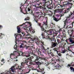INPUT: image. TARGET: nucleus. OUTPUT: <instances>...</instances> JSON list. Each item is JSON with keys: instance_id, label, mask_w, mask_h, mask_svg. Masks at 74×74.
<instances>
[{"instance_id": "obj_1", "label": "nucleus", "mask_w": 74, "mask_h": 74, "mask_svg": "<svg viewBox=\"0 0 74 74\" xmlns=\"http://www.w3.org/2000/svg\"><path fill=\"white\" fill-rule=\"evenodd\" d=\"M33 54H34V53L33 52H30L28 55H27L28 58L27 60H26V58L23 59V62L21 63V66H18V68L20 70H21L24 67L25 65H29L27 64L28 62H29V63H33L32 59L34 58V57L33 56Z\"/></svg>"}, {"instance_id": "obj_2", "label": "nucleus", "mask_w": 74, "mask_h": 74, "mask_svg": "<svg viewBox=\"0 0 74 74\" xmlns=\"http://www.w3.org/2000/svg\"><path fill=\"white\" fill-rule=\"evenodd\" d=\"M43 1H44L42 3H39L38 4V5H40V4L42 5L43 7H47L48 5H49L50 3H49V1H45L47 0H42Z\"/></svg>"}, {"instance_id": "obj_3", "label": "nucleus", "mask_w": 74, "mask_h": 74, "mask_svg": "<svg viewBox=\"0 0 74 74\" xmlns=\"http://www.w3.org/2000/svg\"><path fill=\"white\" fill-rule=\"evenodd\" d=\"M65 41L66 44H68V45L73 44H74V40H73V38L71 37L69 38L68 39H66Z\"/></svg>"}, {"instance_id": "obj_4", "label": "nucleus", "mask_w": 74, "mask_h": 74, "mask_svg": "<svg viewBox=\"0 0 74 74\" xmlns=\"http://www.w3.org/2000/svg\"><path fill=\"white\" fill-rule=\"evenodd\" d=\"M35 62L36 65H38V67H39V71L37 70L38 72H42V71H44V69L43 68H39L40 66V65H41V64H43V62H40L39 61H36Z\"/></svg>"}, {"instance_id": "obj_5", "label": "nucleus", "mask_w": 74, "mask_h": 74, "mask_svg": "<svg viewBox=\"0 0 74 74\" xmlns=\"http://www.w3.org/2000/svg\"><path fill=\"white\" fill-rule=\"evenodd\" d=\"M33 56H34V57L35 58V59L34 60V62H37L39 60V59H41L42 60H45L46 61L47 60L45 58H43L42 57H41L40 56H38L37 55L35 54H33Z\"/></svg>"}, {"instance_id": "obj_6", "label": "nucleus", "mask_w": 74, "mask_h": 74, "mask_svg": "<svg viewBox=\"0 0 74 74\" xmlns=\"http://www.w3.org/2000/svg\"><path fill=\"white\" fill-rule=\"evenodd\" d=\"M43 24L42 25V29H41L42 31H44V32H46L47 31L46 30L44 29V28L47 29L48 27V25H47V21L46 22H43Z\"/></svg>"}, {"instance_id": "obj_7", "label": "nucleus", "mask_w": 74, "mask_h": 74, "mask_svg": "<svg viewBox=\"0 0 74 74\" xmlns=\"http://www.w3.org/2000/svg\"><path fill=\"white\" fill-rule=\"evenodd\" d=\"M22 34L23 35V37H26V39H29V38H30V37H28V36H30L31 35L29 34V33L26 31V33L22 32Z\"/></svg>"}, {"instance_id": "obj_8", "label": "nucleus", "mask_w": 74, "mask_h": 74, "mask_svg": "<svg viewBox=\"0 0 74 74\" xmlns=\"http://www.w3.org/2000/svg\"><path fill=\"white\" fill-rule=\"evenodd\" d=\"M52 32L53 34V37H55V36H56L58 33V32L56 31H55L54 32L53 30H50L49 32V33L50 34H52Z\"/></svg>"}, {"instance_id": "obj_9", "label": "nucleus", "mask_w": 74, "mask_h": 74, "mask_svg": "<svg viewBox=\"0 0 74 74\" xmlns=\"http://www.w3.org/2000/svg\"><path fill=\"white\" fill-rule=\"evenodd\" d=\"M69 9H70V8H66L65 10H62V13H63V14H61L60 17H61V16H63V15H64V14L67 13L70 10Z\"/></svg>"}, {"instance_id": "obj_10", "label": "nucleus", "mask_w": 74, "mask_h": 74, "mask_svg": "<svg viewBox=\"0 0 74 74\" xmlns=\"http://www.w3.org/2000/svg\"><path fill=\"white\" fill-rule=\"evenodd\" d=\"M70 1H68L67 3H68L67 4H65V5H67V6H68L69 7V10H70V9L72 8V5H73V3H70Z\"/></svg>"}, {"instance_id": "obj_11", "label": "nucleus", "mask_w": 74, "mask_h": 74, "mask_svg": "<svg viewBox=\"0 0 74 74\" xmlns=\"http://www.w3.org/2000/svg\"><path fill=\"white\" fill-rule=\"evenodd\" d=\"M10 71H8V73L9 74H12V73H11V71H12V73H14L15 71V67L14 66H13L10 69Z\"/></svg>"}, {"instance_id": "obj_12", "label": "nucleus", "mask_w": 74, "mask_h": 74, "mask_svg": "<svg viewBox=\"0 0 74 74\" xmlns=\"http://www.w3.org/2000/svg\"><path fill=\"white\" fill-rule=\"evenodd\" d=\"M47 37L46 38H47L48 39H49V40L50 41H51V42H53V41L55 42H56V40H55V38H51L49 37V36H47Z\"/></svg>"}, {"instance_id": "obj_13", "label": "nucleus", "mask_w": 74, "mask_h": 74, "mask_svg": "<svg viewBox=\"0 0 74 74\" xmlns=\"http://www.w3.org/2000/svg\"><path fill=\"white\" fill-rule=\"evenodd\" d=\"M51 46V48H54V47H56L57 45H58V43L56 42H52Z\"/></svg>"}, {"instance_id": "obj_14", "label": "nucleus", "mask_w": 74, "mask_h": 74, "mask_svg": "<svg viewBox=\"0 0 74 74\" xmlns=\"http://www.w3.org/2000/svg\"><path fill=\"white\" fill-rule=\"evenodd\" d=\"M56 13H63V9H58L57 10H55L54 11Z\"/></svg>"}, {"instance_id": "obj_15", "label": "nucleus", "mask_w": 74, "mask_h": 74, "mask_svg": "<svg viewBox=\"0 0 74 74\" xmlns=\"http://www.w3.org/2000/svg\"><path fill=\"white\" fill-rule=\"evenodd\" d=\"M46 7L48 8V9H52L53 8V4H49V5H48Z\"/></svg>"}, {"instance_id": "obj_16", "label": "nucleus", "mask_w": 74, "mask_h": 74, "mask_svg": "<svg viewBox=\"0 0 74 74\" xmlns=\"http://www.w3.org/2000/svg\"><path fill=\"white\" fill-rule=\"evenodd\" d=\"M69 51H70L71 52H72V51H71V50L70 49V47H68V49H66V50H63L62 53H65L66 52H69Z\"/></svg>"}, {"instance_id": "obj_17", "label": "nucleus", "mask_w": 74, "mask_h": 74, "mask_svg": "<svg viewBox=\"0 0 74 74\" xmlns=\"http://www.w3.org/2000/svg\"><path fill=\"white\" fill-rule=\"evenodd\" d=\"M19 36V37H20V38L22 37V35H21V34H14V36L15 37L16 40V37L18 36Z\"/></svg>"}, {"instance_id": "obj_18", "label": "nucleus", "mask_w": 74, "mask_h": 74, "mask_svg": "<svg viewBox=\"0 0 74 74\" xmlns=\"http://www.w3.org/2000/svg\"><path fill=\"white\" fill-rule=\"evenodd\" d=\"M38 53L39 56H44V55H42V53H41V52L40 51V49H38V52L37 53Z\"/></svg>"}, {"instance_id": "obj_19", "label": "nucleus", "mask_w": 74, "mask_h": 74, "mask_svg": "<svg viewBox=\"0 0 74 74\" xmlns=\"http://www.w3.org/2000/svg\"><path fill=\"white\" fill-rule=\"evenodd\" d=\"M55 68L56 69H60L61 68V65L57 64V65L55 66Z\"/></svg>"}, {"instance_id": "obj_20", "label": "nucleus", "mask_w": 74, "mask_h": 74, "mask_svg": "<svg viewBox=\"0 0 74 74\" xmlns=\"http://www.w3.org/2000/svg\"><path fill=\"white\" fill-rule=\"evenodd\" d=\"M46 51L47 52L48 54H50L52 52V50L51 49H50L49 48H47V49L46 50Z\"/></svg>"}, {"instance_id": "obj_21", "label": "nucleus", "mask_w": 74, "mask_h": 74, "mask_svg": "<svg viewBox=\"0 0 74 74\" xmlns=\"http://www.w3.org/2000/svg\"><path fill=\"white\" fill-rule=\"evenodd\" d=\"M58 49H58V48L55 47L53 49V50L55 52H56L57 53H58L59 52Z\"/></svg>"}, {"instance_id": "obj_22", "label": "nucleus", "mask_w": 74, "mask_h": 74, "mask_svg": "<svg viewBox=\"0 0 74 74\" xmlns=\"http://www.w3.org/2000/svg\"><path fill=\"white\" fill-rule=\"evenodd\" d=\"M17 32L18 33H21V28H19V26H18L17 27Z\"/></svg>"}, {"instance_id": "obj_23", "label": "nucleus", "mask_w": 74, "mask_h": 74, "mask_svg": "<svg viewBox=\"0 0 74 74\" xmlns=\"http://www.w3.org/2000/svg\"><path fill=\"white\" fill-rule=\"evenodd\" d=\"M23 53V52L22 51L19 52H18V55H17V56H21V55L22 56Z\"/></svg>"}, {"instance_id": "obj_24", "label": "nucleus", "mask_w": 74, "mask_h": 74, "mask_svg": "<svg viewBox=\"0 0 74 74\" xmlns=\"http://www.w3.org/2000/svg\"><path fill=\"white\" fill-rule=\"evenodd\" d=\"M53 19H54V21H56V22H58V21H59V20H60V19L58 18H57L56 17H54L53 18Z\"/></svg>"}, {"instance_id": "obj_25", "label": "nucleus", "mask_w": 74, "mask_h": 74, "mask_svg": "<svg viewBox=\"0 0 74 74\" xmlns=\"http://www.w3.org/2000/svg\"><path fill=\"white\" fill-rule=\"evenodd\" d=\"M64 27H65L66 26V24H67L68 23H69V21H67V20H66L64 21Z\"/></svg>"}, {"instance_id": "obj_26", "label": "nucleus", "mask_w": 74, "mask_h": 74, "mask_svg": "<svg viewBox=\"0 0 74 74\" xmlns=\"http://www.w3.org/2000/svg\"><path fill=\"white\" fill-rule=\"evenodd\" d=\"M38 26H40L41 29H42V30H43V29H42V25H41V23H38Z\"/></svg>"}, {"instance_id": "obj_27", "label": "nucleus", "mask_w": 74, "mask_h": 74, "mask_svg": "<svg viewBox=\"0 0 74 74\" xmlns=\"http://www.w3.org/2000/svg\"><path fill=\"white\" fill-rule=\"evenodd\" d=\"M26 54H27V53H25L24 52H23V54H22V56H26L27 58V56L26 55Z\"/></svg>"}, {"instance_id": "obj_28", "label": "nucleus", "mask_w": 74, "mask_h": 74, "mask_svg": "<svg viewBox=\"0 0 74 74\" xmlns=\"http://www.w3.org/2000/svg\"><path fill=\"white\" fill-rule=\"evenodd\" d=\"M49 62H47V61L45 62L44 63V64L45 66H48V65H49Z\"/></svg>"}, {"instance_id": "obj_29", "label": "nucleus", "mask_w": 74, "mask_h": 74, "mask_svg": "<svg viewBox=\"0 0 74 74\" xmlns=\"http://www.w3.org/2000/svg\"><path fill=\"white\" fill-rule=\"evenodd\" d=\"M16 51H14V53L11 54L10 55V58L11 56H15V53H16Z\"/></svg>"}, {"instance_id": "obj_30", "label": "nucleus", "mask_w": 74, "mask_h": 74, "mask_svg": "<svg viewBox=\"0 0 74 74\" xmlns=\"http://www.w3.org/2000/svg\"><path fill=\"white\" fill-rule=\"evenodd\" d=\"M40 44L41 45H42V46L43 45H45L44 44V42H42V41H40L39 42Z\"/></svg>"}, {"instance_id": "obj_31", "label": "nucleus", "mask_w": 74, "mask_h": 74, "mask_svg": "<svg viewBox=\"0 0 74 74\" xmlns=\"http://www.w3.org/2000/svg\"><path fill=\"white\" fill-rule=\"evenodd\" d=\"M23 45H24V43H21L20 46V48H24V46H23Z\"/></svg>"}, {"instance_id": "obj_32", "label": "nucleus", "mask_w": 74, "mask_h": 74, "mask_svg": "<svg viewBox=\"0 0 74 74\" xmlns=\"http://www.w3.org/2000/svg\"><path fill=\"white\" fill-rule=\"evenodd\" d=\"M44 45H43V46H42V47H41V49H43V50H45V52H46V50H47V49H45V47H44Z\"/></svg>"}, {"instance_id": "obj_33", "label": "nucleus", "mask_w": 74, "mask_h": 74, "mask_svg": "<svg viewBox=\"0 0 74 74\" xmlns=\"http://www.w3.org/2000/svg\"><path fill=\"white\" fill-rule=\"evenodd\" d=\"M5 36V35H4V34H0V38L1 39V38H3V36Z\"/></svg>"}, {"instance_id": "obj_34", "label": "nucleus", "mask_w": 74, "mask_h": 74, "mask_svg": "<svg viewBox=\"0 0 74 74\" xmlns=\"http://www.w3.org/2000/svg\"><path fill=\"white\" fill-rule=\"evenodd\" d=\"M70 14H69V16L68 17H66V21H70V18H71V17H70Z\"/></svg>"}, {"instance_id": "obj_35", "label": "nucleus", "mask_w": 74, "mask_h": 74, "mask_svg": "<svg viewBox=\"0 0 74 74\" xmlns=\"http://www.w3.org/2000/svg\"><path fill=\"white\" fill-rule=\"evenodd\" d=\"M72 15H74V11L73 13H72L71 12H70V14H69V17H71Z\"/></svg>"}, {"instance_id": "obj_36", "label": "nucleus", "mask_w": 74, "mask_h": 74, "mask_svg": "<svg viewBox=\"0 0 74 74\" xmlns=\"http://www.w3.org/2000/svg\"><path fill=\"white\" fill-rule=\"evenodd\" d=\"M56 8H58H58H62V7H63V6L59 5H57V6H56Z\"/></svg>"}, {"instance_id": "obj_37", "label": "nucleus", "mask_w": 74, "mask_h": 74, "mask_svg": "<svg viewBox=\"0 0 74 74\" xmlns=\"http://www.w3.org/2000/svg\"><path fill=\"white\" fill-rule=\"evenodd\" d=\"M35 43L36 44V45H38L40 44V41H38L37 42H36Z\"/></svg>"}, {"instance_id": "obj_38", "label": "nucleus", "mask_w": 74, "mask_h": 74, "mask_svg": "<svg viewBox=\"0 0 74 74\" xmlns=\"http://www.w3.org/2000/svg\"><path fill=\"white\" fill-rule=\"evenodd\" d=\"M70 69L72 71L74 72V68H73V67H70Z\"/></svg>"}, {"instance_id": "obj_39", "label": "nucleus", "mask_w": 74, "mask_h": 74, "mask_svg": "<svg viewBox=\"0 0 74 74\" xmlns=\"http://www.w3.org/2000/svg\"><path fill=\"white\" fill-rule=\"evenodd\" d=\"M28 48H29V46H27L26 45H25L24 46V48H25L26 49H28Z\"/></svg>"}, {"instance_id": "obj_40", "label": "nucleus", "mask_w": 74, "mask_h": 74, "mask_svg": "<svg viewBox=\"0 0 74 74\" xmlns=\"http://www.w3.org/2000/svg\"><path fill=\"white\" fill-rule=\"evenodd\" d=\"M50 54H51V56H52L53 57L54 56V54H53V52H51Z\"/></svg>"}, {"instance_id": "obj_41", "label": "nucleus", "mask_w": 74, "mask_h": 74, "mask_svg": "<svg viewBox=\"0 0 74 74\" xmlns=\"http://www.w3.org/2000/svg\"><path fill=\"white\" fill-rule=\"evenodd\" d=\"M27 20H29V17H27L26 18H25V21H27Z\"/></svg>"}, {"instance_id": "obj_42", "label": "nucleus", "mask_w": 74, "mask_h": 74, "mask_svg": "<svg viewBox=\"0 0 74 74\" xmlns=\"http://www.w3.org/2000/svg\"><path fill=\"white\" fill-rule=\"evenodd\" d=\"M71 66H74V62H72L71 64Z\"/></svg>"}, {"instance_id": "obj_43", "label": "nucleus", "mask_w": 74, "mask_h": 74, "mask_svg": "<svg viewBox=\"0 0 74 74\" xmlns=\"http://www.w3.org/2000/svg\"><path fill=\"white\" fill-rule=\"evenodd\" d=\"M34 20L36 21V22L37 23L38 21V19H36V18H35Z\"/></svg>"}, {"instance_id": "obj_44", "label": "nucleus", "mask_w": 74, "mask_h": 74, "mask_svg": "<svg viewBox=\"0 0 74 74\" xmlns=\"http://www.w3.org/2000/svg\"><path fill=\"white\" fill-rule=\"evenodd\" d=\"M57 41L58 42V44H59V43H60V42H61L59 40V39H57Z\"/></svg>"}, {"instance_id": "obj_45", "label": "nucleus", "mask_w": 74, "mask_h": 74, "mask_svg": "<svg viewBox=\"0 0 74 74\" xmlns=\"http://www.w3.org/2000/svg\"><path fill=\"white\" fill-rule=\"evenodd\" d=\"M58 53V56H62V54H61V53Z\"/></svg>"}, {"instance_id": "obj_46", "label": "nucleus", "mask_w": 74, "mask_h": 74, "mask_svg": "<svg viewBox=\"0 0 74 74\" xmlns=\"http://www.w3.org/2000/svg\"><path fill=\"white\" fill-rule=\"evenodd\" d=\"M34 40H37V37L35 36H34Z\"/></svg>"}, {"instance_id": "obj_47", "label": "nucleus", "mask_w": 74, "mask_h": 74, "mask_svg": "<svg viewBox=\"0 0 74 74\" xmlns=\"http://www.w3.org/2000/svg\"><path fill=\"white\" fill-rule=\"evenodd\" d=\"M28 1H29V0H26L25 1V4H26H26H28V3H27V2H28Z\"/></svg>"}, {"instance_id": "obj_48", "label": "nucleus", "mask_w": 74, "mask_h": 74, "mask_svg": "<svg viewBox=\"0 0 74 74\" xmlns=\"http://www.w3.org/2000/svg\"><path fill=\"white\" fill-rule=\"evenodd\" d=\"M38 49H40L37 48V49H35V51H37V53L38 52Z\"/></svg>"}, {"instance_id": "obj_49", "label": "nucleus", "mask_w": 74, "mask_h": 74, "mask_svg": "<svg viewBox=\"0 0 74 74\" xmlns=\"http://www.w3.org/2000/svg\"><path fill=\"white\" fill-rule=\"evenodd\" d=\"M36 14L37 15H38V14H40V12H36Z\"/></svg>"}, {"instance_id": "obj_50", "label": "nucleus", "mask_w": 74, "mask_h": 74, "mask_svg": "<svg viewBox=\"0 0 74 74\" xmlns=\"http://www.w3.org/2000/svg\"><path fill=\"white\" fill-rule=\"evenodd\" d=\"M3 28V26L1 25H0V29H1Z\"/></svg>"}, {"instance_id": "obj_51", "label": "nucleus", "mask_w": 74, "mask_h": 74, "mask_svg": "<svg viewBox=\"0 0 74 74\" xmlns=\"http://www.w3.org/2000/svg\"><path fill=\"white\" fill-rule=\"evenodd\" d=\"M56 62H60V60L59 59H56Z\"/></svg>"}, {"instance_id": "obj_52", "label": "nucleus", "mask_w": 74, "mask_h": 74, "mask_svg": "<svg viewBox=\"0 0 74 74\" xmlns=\"http://www.w3.org/2000/svg\"><path fill=\"white\" fill-rule=\"evenodd\" d=\"M74 25V21L72 23V26H73V25Z\"/></svg>"}, {"instance_id": "obj_53", "label": "nucleus", "mask_w": 74, "mask_h": 74, "mask_svg": "<svg viewBox=\"0 0 74 74\" xmlns=\"http://www.w3.org/2000/svg\"><path fill=\"white\" fill-rule=\"evenodd\" d=\"M28 11H30V8H28Z\"/></svg>"}, {"instance_id": "obj_54", "label": "nucleus", "mask_w": 74, "mask_h": 74, "mask_svg": "<svg viewBox=\"0 0 74 74\" xmlns=\"http://www.w3.org/2000/svg\"><path fill=\"white\" fill-rule=\"evenodd\" d=\"M70 66H71V65L70 64H68V66H67V67H70Z\"/></svg>"}, {"instance_id": "obj_55", "label": "nucleus", "mask_w": 74, "mask_h": 74, "mask_svg": "<svg viewBox=\"0 0 74 74\" xmlns=\"http://www.w3.org/2000/svg\"><path fill=\"white\" fill-rule=\"evenodd\" d=\"M15 45L16 46V45H15V46H14V49H16V48H17V47H16H16H15Z\"/></svg>"}, {"instance_id": "obj_56", "label": "nucleus", "mask_w": 74, "mask_h": 74, "mask_svg": "<svg viewBox=\"0 0 74 74\" xmlns=\"http://www.w3.org/2000/svg\"><path fill=\"white\" fill-rule=\"evenodd\" d=\"M21 8H22V7H20V8L21 10V12H22V9Z\"/></svg>"}, {"instance_id": "obj_57", "label": "nucleus", "mask_w": 74, "mask_h": 74, "mask_svg": "<svg viewBox=\"0 0 74 74\" xmlns=\"http://www.w3.org/2000/svg\"><path fill=\"white\" fill-rule=\"evenodd\" d=\"M71 32L72 33H73L74 32V31L73 30H71Z\"/></svg>"}, {"instance_id": "obj_58", "label": "nucleus", "mask_w": 74, "mask_h": 74, "mask_svg": "<svg viewBox=\"0 0 74 74\" xmlns=\"http://www.w3.org/2000/svg\"><path fill=\"white\" fill-rule=\"evenodd\" d=\"M67 1H70V2H71V1H72V0H67Z\"/></svg>"}, {"instance_id": "obj_59", "label": "nucleus", "mask_w": 74, "mask_h": 74, "mask_svg": "<svg viewBox=\"0 0 74 74\" xmlns=\"http://www.w3.org/2000/svg\"><path fill=\"white\" fill-rule=\"evenodd\" d=\"M47 69H48V70H49L50 69V67L49 66L48 67Z\"/></svg>"}, {"instance_id": "obj_60", "label": "nucleus", "mask_w": 74, "mask_h": 74, "mask_svg": "<svg viewBox=\"0 0 74 74\" xmlns=\"http://www.w3.org/2000/svg\"><path fill=\"white\" fill-rule=\"evenodd\" d=\"M23 42H24V43H26V42L25 41H23Z\"/></svg>"}, {"instance_id": "obj_61", "label": "nucleus", "mask_w": 74, "mask_h": 74, "mask_svg": "<svg viewBox=\"0 0 74 74\" xmlns=\"http://www.w3.org/2000/svg\"><path fill=\"white\" fill-rule=\"evenodd\" d=\"M29 72H30V71H29L28 72H27L26 73H25V74H27V73H29Z\"/></svg>"}, {"instance_id": "obj_62", "label": "nucleus", "mask_w": 74, "mask_h": 74, "mask_svg": "<svg viewBox=\"0 0 74 74\" xmlns=\"http://www.w3.org/2000/svg\"><path fill=\"white\" fill-rule=\"evenodd\" d=\"M50 12H51V15H52V12L51 11H50Z\"/></svg>"}, {"instance_id": "obj_63", "label": "nucleus", "mask_w": 74, "mask_h": 74, "mask_svg": "<svg viewBox=\"0 0 74 74\" xmlns=\"http://www.w3.org/2000/svg\"><path fill=\"white\" fill-rule=\"evenodd\" d=\"M14 59H16V58H18V57H17V56H16V57H14Z\"/></svg>"}, {"instance_id": "obj_64", "label": "nucleus", "mask_w": 74, "mask_h": 74, "mask_svg": "<svg viewBox=\"0 0 74 74\" xmlns=\"http://www.w3.org/2000/svg\"><path fill=\"white\" fill-rule=\"evenodd\" d=\"M43 9H44V10H46V8H43Z\"/></svg>"}]
</instances>
